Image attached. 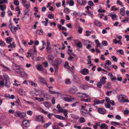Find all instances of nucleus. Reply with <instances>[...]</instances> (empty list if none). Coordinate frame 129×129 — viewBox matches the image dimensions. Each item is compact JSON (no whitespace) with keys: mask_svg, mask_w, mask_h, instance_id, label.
I'll use <instances>...</instances> for the list:
<instances>
[{"mask_svg":"<svg viewBox=\"0 0 129 129\" xmlns=\"http://www.w3.org/2000/svg\"><path fill=\"white\" fill-rule=\"evenodd\" d=\"M4 77L3 80L0 81V84L2 86L5 85L6 87L9 88L10 87L11 84L9 77L6 75H4Z\"/></svg>","mask_w":129,"mask_h":129,"instance_id":"1","label":"nucleus"},{"mask_svg":"<svg viewBox=\"0 0 129 129\" xmlns=\"http://www.w3.org/2000/svg\"><path fill=\"white\" fill-rule=\"evenodd\" d=\"M62 62L61 60L60 59H56L52 64L55 69V72L58 71V65L60 64Z\"/></svg>","mask_w":129,"mask_h":129,"instance_id":"2","label":"nucleus"},{"mask_svg":"<svg viewBox=\"0 0 129 129\" xmlns=\"http://www.w3.org/2000/svg\"><path fill=\"white\" fill-rule=\"evenodd\" d=\"M122 95L124 96L123 95H120L118 97V100L120 103H124L125 102L129 103V100L127 99H125L123 96Z\"/></svg>","mask_w":129,"mask_h":129,"instance_id":"3","label":"nucleus"},{"mask_svg":"<svg viewBox=\"0 0 129 129\" xmlns=\"http://www.w3.org/2000/svg\"><path fill=\"white\" fill-rule=\"evenodd\" d=\"M16 72L18 74H20L22 77L26 78L27 77V75L26 73L24 71L23 69L22 68L20 69L18 71H16Z\"/></svg>","mask_w":129,"mask_h":129,"instance_id":"4","label":"nucleus"},{"mask_svg":"<svg viewBox=\"0 0 129 129\" xmlns=\"http://www.w3.org/2000/svg\"><path fill=\"white\" fill-rule=\"evenodd\" d=\"M11 25H9V27L10 28L11 31L14 34H15L16 33V31H15V30H17L18 28H19V29H21L20 27H18L19 26V25H17V27H14L13 28V27L11 26Z\"/></svg>","mask_w":129,"mask_h":129,"instance_id":"5","label":"nucleus"},{"mask_svg":"<svg viewBox=\"0 0 129 129\" xmlns=\"http://www.w3.org/2000/svg\"><path fill=\"white\" fill-rule=\"evenodd\" d=\"M51 46L50 42H47L46 50L48 53H51L52 52V49L50 47Z\"/></svg>","mask_w":129,"mask_h":129,"instance_id":"6","label":"nucleus"},{"mask_svg":"<svg viewBox=\"0 0 129 129\" xmlns=\"http://www.w3.org/2000/svg\"><path fill=\"white\" fill-rule=\"evenodd\" d=\"M43 117L41 115L37 116L36 117V120L38 122H41L42 123H44L45 121L43 120Z\"/></svg>","mask_w":129,"mask_h":129,"instance_id":"7","label":"nucleus"},{"mask_svg":"<svg viewBox=\"0 0 129 129\" xmlns=\"http://www.w3.org/2000/svg\"><path fill=\"white\" fill-rule=\"evenodd\" d=\"M72 76L73 78V80L74 82H78L80 81L79 78L77 75L75 74H73Z\"/></svg>","mask_w":129,"mask_h":129,"instance_id":"8","label":"nucleus"},{"mask_svg":"<svg viewBox=\"0 0 129 129\" xmlns=\"http://www.w3.org/2000/svg\"><path fill=\"white\" fill-rule=\"evenodd\" d=\"M22 123L23 125L26 127H27L30 125V122L27 120H23Z\"/></svg>","mask_w":129,"mask_h":129,"instance_id":"9","label":"nucleus"},{"mask_svg":"<svg viewBox=\"0 0 129 129\" xmlns=\"http://www.w3.org/2000/svg\"><path fill=\"white\" fill-rule=\"evenodd\" d=\"M12 67L13 70L15 71H16H16H18L20 70L21 68H20V67L16 64L15 63H13L12 65Z\"/></svg>","mask_w":129,"mask_h":129,"instance_id":"10","label":"nucleus"},{"mask_svg":"<svg viewBox=\"0 0 129 129\" xmlns=\"http://www.w3.org/2000/svg\"><path fill=\"white\" fill-rule=\"evenodd\" d=\"M89 72V70L87 69L84 68L80 71V72L83 75H86L88 74Z\"/></svg>","mask_w":129,"mask_h":129,"instance_id":"11","label":"nucleus"},{"mask_svg":"<svg viewBox=\"0 0 129 129\" xmlns=\"http://www.w3.org/2000/svg\"><path fill=\"white\" fill-rule=\"evenodd\" d=\"M29 10L28 9L26 8L24 11V15L23 18H27L29 16V13L28 12Z\"/></svg>","mask_w":129,"mask_h":129,"instance_id":"12","label":"nucleus"},{"mask_svg":"<svg viewBox=\"0 0 129 129\" xmlns=\"http://www.w3.org/2000/svg\"><path fill=\"white\" fill-rule=\"evenodd\" d=\"M37 68L38 70L45 71V73L46 72V70L44 68L42 64L39 65L37 66Z\"/></svg>","mask_w":129,"mask_h":129,"instance_id":"13","label":"nucleus"},{"mask_svg":"<svg viewBox=\"0 0 129 129\" xmlns=\"http://www.w3.org/2000/svg\"><path fill=\"white\" fill-rule=\"evenodd\" d=\"M77 2L79 3L80 5H82L83 6L85 5L87 3V2L86 0H77Z\"/></svg>","mask_w":129,"mask_h":129,"instance_id":"14","label":"nucleus"},{"mask_svg":"<svg viewBox=\"0 0 129 129\" xmlns=\"http://www.w3.org/2000/svg\"><path fill=\"white\" fill-rule=\"evenodd\" d=\"M108 75L110 77L111 81H113L117 80L116 77L114 76L112 73H109Z\"/></svg>","mask_w":129,"mask_h":129,"instance_id":"15","label":"nucleus"},{"mask_svg":"<svg viewBox=\"0 0 129 129\" xmlns=\"http://www.w3.org/2000/svg\"><path fill=\"white\" fill-rule=\"evenodd\" d=\"M109 15L113 19H115L117 18V16L116 14L112 12L109 14Z\"/></svg>","mask_w":129,"mask_h":129,"instance_id":"16","label":"nucleus"},{"mask_svg":"<svg viewBox=\"0 0 129 129\" xmlns=\"http://www.w3.org/2000/svg\"><path fill=\"white\" fill-rule=\"evenodd\" d=\"M98 112L101 114H104L106 113V110L104 108H99L98 109Z\"/></svg>","mask_w":129,"mask_h":129,"instance_id":"17","label":"nucleus"},{"mask_svg":"<svg viewBox=\"0 0 129 129\" xmlns=\"http://www.w3.org/2000/svg\"><path fill=\"white\" fill-rule=\"evenodd\" d=\"M107 79V78L106 77H101V79L100 80V82L103 84H104L106 82V80Z\"/></svg>","mask_w":129,"mask_h":129,"instance_id":"18","label":"nucleus"},{"mask_svg":"<svg viewBox=\"0 0 129 129\" xmlns=\"http://www.w3.org/2000/svg\"><path fill=\"white\" fill-rule=\"evenodd\" d=\"M39 81L43 84H46V82L44 81L45 79L41 76H39L38 77Z\"/></svg>","mask_w":129,"mask_h":129,"instance_id":"19","label":"nucleus"},{"mask_svg":"<svg viewBox=\"0 0 129 129\" xmlns=\"http://www.w3.org/2000/svg\"><path fill=\"white\" fill-rule=\"evenodd\" d=\"M108 126L107 124L105 123H103L101 125L100 128L101 129H102L104 128H105V129H108Z\"/></svg>","mask_w":129,"mask_h":129,"instance_id":"20","label":"nucleus"},{"mask_svg":"<svg viewBox=\"0 0 129 129\" xmlns=\"http://www.w3.org/2000/svg\"><path fill=\"white\" fill-rule=\"evenodd\" d=\"M54 116L57 118L58 119H59L63 120H64L65 119V118L63 117L62 116L60 115H55Z\"/></svg>","mask_w":129,"mask_h":129,"instance_id":"21","label":"nucleus"},{"mask_svg":"<svg viewBox=\"0 0 129 129\" xmlns=\"http://www.w3.org/2000/svg\"><path fill=\"white\" fill-rule=\"evenodd\" d=\"M63 99L64 100L67 102H71L72 100V99L69 98L67 96L64 97Z\"/></svg>","mask_w":129,"mask_h":129,"instance_id":"22","label":"nucleus"},{"mask_svg":"<svg viewBox=\"0 0 129 129\" xmlns=\"http://www.w3.org/2000/svg\"><path fill=\"white\" fill-rule=\"evenodd\" d=\"M69 55H70V56L68 58V59L69 61H71L75 57L74 55L72 54L73 55V56H72L71 55V54L69 52H67Z\"/></svg>","mask_w":129,"mask_h":129,"instance_id":"23","label":"nucleus"},{"mask_svg":"<svg viewBox=\"0 0 129 129\" xmlns=\"http://www.w3.org/2000/svg\"><path fill=\"white\" fill-rule=\"evenodd\" d=\"M6 42L8 44H10L12 41V38L10 37L6 38Z\"/></svg>","mask_w":129,"mask_h":129,"instance_id":"24","label":"nucleus"},{"mask_svg":"<svg viewBox=\"0 0 129 129\" xmlns=\"http://www.w3.org/2000/svg\"><path fill=\"white\" fill-rule=\"evenodd\" d=\"M44 104L46 108H48L50 107L51 106L50 104L48 102H44Z\"/></svg>","mask_w":129,"mask_h":129,"instance_id":"25","label":"nucleus"},{"mask_svg":"<svg viewBox=\"0 0 129 129\" xmlns=\"http://www.w3.org/2000/svg\"><path fill=\"white\" fill-rule=\"evenodd\" d=\"M111 64V62L109 60H108L106 61H105V66L104 67V68L105 69H106L107 68L106 67V65H110Z\"/></svg>","mask_w":129,"mask_h":129,"instance_id":"26","label":"nucleus"},{"mask_svg":"<svg viewBox=\"0 0 129 129\" xmlns=\"http://www.w3.org/2000/svg\"><path fill=\"white\" fill-rule=\"evenodd\" d=\"M80 86L81 88H82L84 90H86L88 87V86L87 85H84L83 84H81Z\"/></svg>","mask_w":129,"mask_h":129,"instance_id":"27","label":"nucleus"},{"mask_svg":"<svg viewBox=\"0 0 129 129\" xmlns=\"http://www.w3.org/2000/svg\"><path fill=\"white\" fill-rule=\"evenodd\" d=\"M68 110L67 109H64L62 110V113H64L63 114L67 118L68 117Z\"/></svg>","mask_w":129,"mask_h":129,"instance_id":"28","label":"nucleus"},{"mask_svg":"<svg viewBox=\"0 0 129 129\" xmlns=\"http://www.w3.org/2000/svg\"><path fill=\"white\" fill-rule=\"evenodd\" d=\"M21 114V112L20 111H17L15 112V115L16 117H19Z\"/></svg>","mask_w":129,"mask_h":129,"instance_id":"29","label":"nucleus"},{"mask_svg":"<svg viewBox=\"0 0 129 129\" xmlns=\"http://www.w3.org/2000/svg\"><path fill=\"white\" fill-rule=\"evenodd\" d=\"M120 13L122 16H124L125 15V10L124 9L121 8L120 10Z\"/></svg>","mask_w":129,"mask_h":129,"instance_id":"30","label":"nucleus"},{"mask_svg":"<svg viewBox=\"0 0 129 129\" xmlns=\"http://www.w3.org/2000/svg\"><path fill=\"white\" fill-rule=\"evenodd\" d=\"M86 12L89 16H90L92 18H93V14L91 13V12L90 10H87Z\"/></svg>","mask_w":129,"mask_h":129,"instance_id":"31","label":"nucleus"},{"mask_svg":"<svg viewBox=\"0 0 129 129\" xmlns=\"http://www.w3.org/2000/svg\"><path fill=\"white\" fill-rule=\"evenodd\" d=\"M81 94L82 95H81V96H82V97L84 98H87L89 96L85 93H81Z\"/></svg>","mask_w":129,"mask_h":129,"instance_id":"32","label":"nucleus"},{"mask_svg":"<svg viewBox=\"0 0 129 129\" xmlns=\"http://www.w3.org/2000/svg\"><path fill=\"white\" fill-rule=\"evenodd\" d=\"M42 64L45 68H47L48 66V64L47 61H45L44 62L42 63Z\"/></svg>","mask_w":129,"mask_h":129,"instance_id":"33","label":"nucleus"},{"mask_svg":"<svg viewBox=\"0 0 129 129\" xmlns=\"http://www.w3.org/2000/svg\"><path fill=\"white\" fill-rule=\"evenodd\" d=\"M26 115V114L25 113L22 112L21 113V114L19 117L20 118H23Z\"/></svg>","mask_w":129,"mask_h":129,"instance_id":"34","label":"nucleus"},{"mask_svg":"<svg viewBox=\"0 0 129 129\" xmlns=\"http://www.w3.org/2000/svg\"><path fill=\"white\" fill-rule=\"evenodd\" d=\"M51 124V123L50 122H49L45 124L43 126L44 127V128H47Z\"/></svg>","mask_w":129,"mask_h":129,"instance_id":"35","label":"nucleus"},{"mask_svg":"<svg viewBox=\"0 0 129 129\" xmlns=\"http://www.w3.org/2000/svg\"><path fill=\"white\" fill-rule=\"evenodd\" d=\"M48 57L50 60L52 62L53 61V57L52 54H51L49 55L48 56Z\"/></svg>","mask_w":129,"mask_h":129,"instance_id":"36","label":"nucleus"},{"mask_svg":"<svg viewBox=\"0 0 129 129\" xmlns=\"http://www.w3.org/2000/svg\"><path fill=\"white\" fill-rule=\"evenodd\" d=\"M79 120L80 122L81 123H83L85 122V118L83 117H81L80 118Z\"/></svg>","mask_w":129,"mask_h":129,"instance_id":"37","label":"nucleus"},{"mask_svg":"<svg viewBox=\"0 0 129 129\" xmlns=\"http://www.w3.org/2000/svg\"><path fill=\"white\" fill-rule=\"evenodd\" d=\"M37 34L39 35H42L43 34V33L42 31L38 29L36 31Z\"/></svg>","mask_w":129,"mask_h":129,"instance_id":"38","label":"nucleus"},{"mask_svg":"<svg viewBox=\"0 0 129 129\" xmlns=\"http://www.w3.org/2000/svg\"><path fill=\"white\" fill-rule=\"evenodd\" d=\"M69 63L68 62H66L64 65V66L65 68H67L68 69H70V67L69 66Z\"/></svg>","mask_w":129,"mask_h":129,"instance_id":"39","label":"nucleus"},{"mask_svg":"<svg viewBox=\"0 0 129 129\" xmlns=\"http://www.w3.org/2000/svg\"><path fill=\"white\" fill-rule=\"evenodd\" d=\"M78 31L80 34H81L82 32V29L81 27L79 25L78 27Z\"/></svg>","mask_w":129,"mask_h":129,"instance_id":"40","label":"nucleus"},{"mask_svg":"<svg viewBox=\"0 0 129 129\" xmlns=\"http://www.w3.org/2000/svg\"><path fill=\"white\" fill-rule=\"evenodd\" d=\"M23 6L25 7L26 8L28 9L30 7V4L29 3H28L27 4H26L25 3L23 5Z\"/></svg>","mask_w":129,"mask_h":129,"instance_id":"41","label":"nucleus"},{"mask_svg":"<svg viewBox=\"0 0 129 129\" xmlns=\"http://www.w3.org/2000/svg\"><path fill=\"white\" fill-rule=\"evenodd\" d=\"M76 46H77L79 48H81L82 47V45L81 43L80 42H78L76 44Z\"/></svg>","mask_w":129,"mask_h":129,"instance_id":"42","label":"nucleus"},{"mask_svg":"<svg viewBox=\"0 0 129 129\" xmlns=\"http://www.w3.org/2000/svg\"><path fill=\"white\" fill-rule=\"evenodd\" d=\"M102 84L100 82H99L97 84V86L98 87L101 88L102 86Z\"/></svg>","mask_w":129,"mask_h":129,"instance_id":"43","label":"nucleus"},{"mask_svg":"<svg viewBox=\"0 0 129 129\" xmlns=\"http://www.w3.org/2000/svg\"><path fill=\"white\" fill-rule=\"evenodd\" d=\"M87 41H84V43L85 44V45L87 46L86 48L87 49H89L90 47H91V45L90 44H88L87 45H86L85 43L87 42Z\"/></svg>","mask_w":129,"mask_h":129,"instance_id":"44","label":"nucleus"},{"mask_svg":"<svg viewBox=\"0 0 129 129\" xmlns=\"http://www.w3.org/2000/svg\"><path fill=\"white\" fill-rule=\"evenodd\" d=\"M111 58L113 59V60L114 61L117 62V59L116 57L114 56H111Z\"/></svg>","mask_w":129,"mask_h":129,"instance_id":"45","label":"nucleus"},{"mask_svg":"<svg viewBox=\"0 0 129 129\" xmlns=\"http://www.w3.org/2000/svg\"><path fill=\"white\" fill-rule=\"evenodd\" d=\"M115 124L117 125L118 126L120 125V123H118V122H116L112 121L111 122V124H112L113 125L115 126V125L114 124Z\"/></svg>","mask_w":129,"mask_h":129,"instance_id":"46","label":"nucleus"},{"mask_svg":"<svg viewBox=\"0 0 129 129\" xmlns=\"http://www.w3.org/2000/svg\"><path fill=\"white\" fill-rule=\"evenodd\" d=\"M14 3L16 6H18L19 5L18 0H14Z\"/></svg>","mask_w":129,"mask_h":129,"instance_id":"47","label":"nucleus"},{"mask_svg":"<svg viewBox=\"0 0 129 129\" xmlns=\"http://www.w3.org/2000/svg\"><path fill=\"white\" fill-rule=\"evenodd\" d=\"M29 83L31 84V85L34 87H36L37 86V84L33 82L32 81L30 82Z\"/></svg>","mask_w":129,"mask_h":129,"instance_id":"48","label":"nucleus"},{"mask_svg":"<svg viewBox=\"0 0 129 129\" xmlns=\"http://www.w3.org/2000/svg\"><path fill=\"white\" fill-rule=\"evenodd\" d=\"M2 66L3 68V69H4V70L5 71H7V70H10V69L8 67H6L5 66H4V65H2Z\"/></svg>","mask_w":129,"mask_h":129,"instance_id":"49","label":"nucleus"},{"mask_svg":"<svg viewBox=\"0 0 129 129\" xmlns=\"http://www.w3.org/2000/svg\"><path fill=\"white\" fill-rule=\"evenodd\" d=\"M81 100L85 102H90V99H81Z\"/></svg>","mask_w":129,"mask_h":129,"instance_id":"50","label":"nucleus"},{"mask_svg":"<svg viewBox=\"0 0 129 129\" xmlns=\"http://www.w3.org/2000/svg\"><path fill=\"white\" fill-rule=\"evenodd\" d=\"M102 44L104 46H107L108 45L107 42L106 41H102Z\"/></svg>","mask_w":129,"mask_h":129,"instance_id":"51","label":"nucleus"},{"mask_svg":"<svg viewBox=\"0 0 129 129\" xmlns=\"http://www.w3.org/2000/svg\"><path fill=\"white\" fill-rule=\"evenodd\" d=\"M94 102L96 104H100V101L96 99H94Z\"/></svg>","mask_w":129,"mask_h":129,"instance_id":"52","label":"nucleus"},{"mask_svg":"<svg viewBox=\"0 0 129 129\" xmlns=\"http://www.w3.org/2000/svg\"><path fill=\"white\" fill-rule=\"evenodd\" d=\"M88 5L90 6H92L93 5V3L91 1H89L88 2Z\"/></svg>","mask_w":129,"mask_h":129,"instance_id":"53","label":"nucleus"},{"mask_svg":"<svg viewBox=\"0 0 129 129\" xmlns=\"http://www.w3.org/2000/svg\"><path fill=\"white\" fill-rule=\"evenodd\" d=\"M70 91L71 93H74L75 92V90L73 88H71L70 90Z\"/></svg>","mask_w":129,"mask_h":129,"instance_id":"54","label":"nucleus"},{"mask_svg":"<svg viewBox=\"0 0 129 129\" xmlns=\"http://www.w3.org/2000/svg\"><path fill=\"white\" fill-rule=\"evenodd\" d=\"M117 4L119 5H121L122 7H123L122 3L120 2L119 0H118L117 1Z\"/></svg>","mask_w":129,"mask_h":129,"instance_id":"55","label":"nucleus"},{"mask_svg":"<svg viewBox=\"0 0 129 129\" xmlns=\"http://www.w3.org/2000/svg\"><path fill=\"white\" fill-rule=\"evenodd\" d=\"M64 10L65 11V12L67 14L68 13L70 12V10L69 9L67 8L64 9Z\"/></svg>","mask_w":129,"mask_h":129,"instance_id":"56","label":"nucleus"},{"mask_svg":"<svg viewBox=\"0 0 129 129\" xmlns=\"http://www.w3.org/2000/svg\"><path fill=\"white\" fill-rule=\"evenodd\" d=\"M106 102L107 103H109L110 100V98L107 97H106L105 98Z\"/></svg>","mask_w":129,"mask_h":129,"instance_id":"57","label":"nucleus"},{"mask_svg":"<svg viewBox=\"0 0 129 129\" xmlns=\"http://www.w3.org/2000/svg\"><path fill=\"white\" fill-rule=\"evenodd\" d=\"M129 111L127 110V108H126L125 110L124 111V113L125 114H127L129 113Z\"/></svg>","mask_w":129,"mask_h":129,"instance_id":"58","label":"nucleus"},{"mask_svg":"<svg viewBox=\"0 0 129 129\" xmlns=\"http://www.w3.org/2000/svg\"><path fill=\"white\" fill-rule=\"evenodd\" d=\"M82 115L84 116H86V113L82 111H80Z\"/></svg>","mask_w":129,"mask_h":129,"instance_id":"59","label":"nucleus"},{"mask_svg":"<svg viewBox=\"0 0 129 129\" xmlns=\"http://www.w3.org/2000/svg\"><path fill=\"white\" fill-rule=\"evenodd\" d=\"M54 16V15L52 14H49L48 15V17L50 19H52Z\"/></svg>","mask_w":129,"mask_h":129,"instance_id":"60","label":"nucleus"},{"mask_svg":"<svg viewBox=\"0 0 129 129\" xmlns=\"http://www.w3.org/2000/svg\"><path fill=\"white\" fill-rule=\"evenodd\" d=\"M5 45V43L3 41H0V45L4 46Z\"/></svg>","mask_w":129,"mask_h":129,"instance_id":"61","label":"nucleus"},{"mask_svg":"<svg viewBox=\"0 0 129 129\" xmlns=\"http://www.w3.org/2000/svg\"><path fill=\"white\" fill-rule=\"evenodd\" d=\"M111 84L110 82H108L107 83V88H111Z\"/></svg>","mask_w":129,"mask_h":129,"instance_id":"62","label":"nucleus"},{"mask_svg":"<svg viewBox=\"0 0 129 129\" xmlns=\"http://www.w3.org/2000/svg\"><path fill=\"white\" fill-rule=\"evenodd\" d=\"M74 2L73 1H71L69 3V5L70 6H72L74 5Z\"/></svg>","mask_w":129,"mask_h":129,"instance_id":"63","label":"nucleus"},{"mask_svg":"<svg viewBox=\"0 0 129 129\" xmlns=\"http://www.w3.org/2000/svg\"><path fill=\"white\" fill-rule=\"evenodd\" d=\"M70 83V80L69 79H67L65 81V83L66 84Z\"/></svg>","mask_w":129,"mask_h":129,"instance_id":"64","label":"nucleus"}]
</instances>
